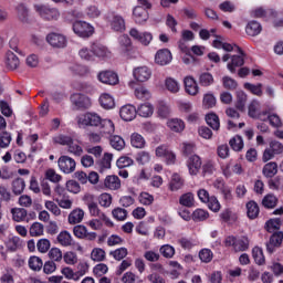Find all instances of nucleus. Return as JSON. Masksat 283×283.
<instances>
[{
    "instance_id": "f257e3e1",
    "label": "nucleus",
    "mask_w": 283,
    "mask_h": 283,
    "mask_svg": "<svg viewBox=\"0 0 283 283\" xmlns=\"http://www.w3.org/2000/svg\"><path fill=\"white\" fill-rule=\"evenodd\" d=\"M54 143L57 145L66 146L69 154H73V156H83V147L74 143V137L72 136L59 135L54 138Z\"/></svg>"
},
{
    "instance_id": "f03ea898",
    "label": "nucleus",
    "mask_w": 283,
    "mask_h": 283,
    "mask_svg": "<svg viewBox=\"0 0 283 283\" xmlns=\"http://www.w3.org/2000/svg\"><path fill=\"white\" fill-rule=\"evenodd\" d=\"M283 154V144L279 140H272L269 144V147L264 149L262 155V161L269 163V160H273L275 156H280Z\"/></svg>"
},
{
    "instance_id": "7ed1b4c3",
    "label": "nucleus",
    "mask_w": 283,
    "mask_h": 283,
    "mask_svg": "<svg viewBox=\"0 0 283 283\" xmlns=\"http://www.w3.org/2000/svg\"><path fill=\"white\" fill-rule=\"evenodd\" d=\"M103 118L97 113L87 112L77 117L80 127H98Z\"/></svg>"
},
{
    "instance_id": "20e7f679",
    "label": "nucleus",
    "mask_w": 283,
    "mask_h": 283,
    "mask_svg": "<svg viewBox=\"0 0 283 283\" xmlns=\"http://www.w3.org/2000/svg\"><path fill=\"white\" fill-rule=\"evenodd\" d=\"M35 12H38L42 19H45V21H56V19L61 17L57 9L50 8L45 4L35 6Z\"/></svg>"
},
{
    "instance_id": "39448f33",
    "label": "nucleus",
    "mask_w": 283,
    "mask_h": 283,
    "mask_svg": "<svg viewBox=\"0 0 283 283\" xmlns=\"http://www.w3.org/2000/svg\"><path fill=\"white\" fill-rule=\"evenodd\" d=\"M73 31L82 39H90L94 34V27L85 21H76L73 24Z\"/></svg>"
},
{
    "instance_id": "423d86ee",
    "label": "nucleus",
    "mask_w": 283,
    "mask_h": 283,
    "mask_svg": "<svg viewBox=\"0 0 283 283\" xmlns=\"http://www.w3.org/2000/svg\"><path fill=\"white\" fill-rule=\"evenodd\" d=\"M282 243H283V232L282 231L272 232L269 241L265 243L268 253L270 254L275 253V250L280 249V247H282Z\"/></svg>"
},
{
    "instance_id": "0eeeda50",
    "label": "nucleus",
    "mask_w": 283,
    "mask_h": 283,
    "mask_svg": "<svg viewBox=\"0 0 283 283\" xmlns=\"http://www.w3.org/2000/svg\"><path fill=\"white\" fill-rule=\"evenodd\" d=\"M57 165L63 174H72L76 169V161L74 158L63 155L59 158Z\"/></svg>"
},
{
    "instance_id": "6e6552de",
    "label": "nucleus",
    "mask_w": 283,
    "mask_h": 283,
    "mask_svg": "<svg viewBox=\"0 0 283 283\" xmlns=\"http://www.w3.org/2000/svg\"><path fill=\"white\" fill-rule=\"evenodd\" d=\"M240 55H232L231 63H228V70L231 74H235V67H242L244 65V56L247 53L242 50V48L234 45Z\"/></svg>"
},
{
    "instance_id": "1a4fd4ad",
    "label": "nucleus",
    "mask_w": 283,
    "mask_h": 283,
    "mask_svg": "<svg viewBox=\"0 0 283 283\" xmlns=\"http://www.w3.org/2000/svg\"><path fill=\"white\" fill-rule=\"evenodd\" d=\"M71 101L77 109H90V107H92V99L81 93L73 94Z\"/></svg>"
},
{
    "instance_id": "9d476101",
    "label": "nucleus",
    "mask_w": 283,
    "mask_h": 283,
    "mask_svg": "<svg viewBox=\"0 0 283 283\" xmlns=\"http://www.w3.org/2000/svg\"><path fill=\"white\" fill-rule=\"evenodd\" d=\"M107 19L111 23L112 30H114L115 32H123V30H125V19H123L116 12H109L107 14Z\"/></svg>"
},
{
    "instance_id": "9b49d317",
    "label": "nucleus",
    "mask_w": 283,
    "mask_h": 283,
    "mask_svg": "<svg viewBox=\"0 0 283 283\" xmlns=\"http://www.w3.org/2000/svg\"><path fill=\"white\" fill-rule=\"evenodd\" d=\"M85 205L88 207V211L91 216H94L95 218H99L103 212H101V209H98V199L94 197V195H86L84 197Z\"/></svg>"
},
{
    "instance_id": "f8f14e48",
    "label": "nucleus",
    "mask_w": 283,
    "mask_h": 283,
    "mask_svg": "<svg viewBox=\"0 0 283 283\" xmlns=\"http://www.w3.org/2000/svg\"><path fill=\"white\" fill-rule=\"evenodd\" d=\"M97 78L105 85H118V74L113 71H102L98 73Z\"/></svg>"
},
{
    "instance_id": "ddd939ff",
    "label": "nucleus",
    "mask_w": 283,
    "mask_h": 283,
    "mask_svg": "<svg viewBox=\"0 0 283 283\" xmlns=\"http://www.w3.org/2000/svg\"><path fill=\"white\" fill-rule=\"evenodd\" d=\"M129 35L135 39V41H138L142 43V45H149L151 41L154 40V35L149 32L140 33L137 29H130Z\"/></svg>"
},
{
    "instance_id": "4468645a",
    "label": "nucleus",
    "mask_w": 283,
    "mask_h": 283,
    "mask_svg": "<svg viewBox=\"0 0 283 283\" xmlns=\"http://www.w3.org/2000/svg\"><path fill=\"white\" fill-rule=\"evenodd\" d=\"M46 41L52 48H65L67 45V39L61 33H50L46 35Z\"/></svg>"
},
{
    "instance_id": "2eb2a0df",
    "label": "nucleus",
    "mask_w": 283,
    "mask_h": 283,
    "mask_svg": "<svg viewBox=\"0 0 283 283\" xmlns=\"http://www.w3.org/2000/svg\"><path fill=\"white\" fill-rule=\"evenodd\" d=\"M172 59L174 57L171 56V51H169V49H161L157 51L155 55V62L157 65H169Z\"/></svg>"
},
{
    "instance_id": "dca6fc26",
    "label": "nucleus",
    "mask_w": 283,
    "mask_h": 283,
    "mask_svg": "<svg viewBox=\"0 0 283 283\" xmlns=\"http://www.w3.org/2000/svg\"><path fill=\"white\" fill-rule=\"evenodd\" d=\"M133 18L135 23H138L139 25L147 22L149 19V11L147 9H144L142 6H137L133 10Z\"/></svg>"
},
{
    "instance_id": "f3484780",
    "label": "nucleus",
    "mask_w": 283,
    "mask_h": 283,
    "mask_svg": "<svg viewBox=\"0 0 283 283\" xmlns=\"http://www.w3.org/2000/svg\"><path fill=\"white\" fill-rule=\"evenodd\" d=\"M133 76L136 81H139V83H145L151 78V70L147 66H138L133 71Z\"/></svg>"
},
{
    "instance_id": "a211bd4d",
    "label": "nucleus",
    "mask_w": 283,
    "mask_h": 283,
    "mask_svg": "<svg viewBox=\"0 0 283 283\" xmlns=\"http://www.w3.org/2000/svg\"><path fill=\"white\" fill-rule=\"evenodd\" d=\"M188 169L191 176H198V171L202 168V160L198 155H192L188 159Z\"/></svg>"
},
{
    "instance_id": "6ab92c4d",
    "label": "nucleus",
    "mask_w": 283,
    "mask_h": 283,
    "mask_svg": "<svg viewBox=\"0 0 283 283\" xmlns=\"http://www.w3.org/2000/svg\"><path fill=\"white\" fill-rule=\"evenodd\" d=\"M136 114H137L136 106L130 104L124 105L119 111V116L122 120H126V122L134 120V118H136Z\"/></svg>"
},
{
    "instance_id": "aec40b11",
    "label": "nucleus",
    "mask_w": 283,
    "mask_h": 283,
    "mask_svg": "<svg viewBox=\"0 0 283 283\" xmlns=\"http://www.w3.org/2000/svg\"><path fill=\"white\" fill-rule=\"evenodd\" d=\"M73 233L76 238L82 240H94L96 238V232H87V228L85 226H75L73 228Z\"/></svg>"
},
{
    "instance_id": "412c9836",
    "label": "nucleus",
    "mask_w": 283,
    "mask_h": 283,
    "mask_svg": "<svg viewBox=\"0 0 283 283\" xmlns=\"http://www.w3.org/2000/svg\"><path fill=\"white\" fill-rule=\"evenodd\" d=\"M92 52L94 59H109V55L112 54V52H109V49L101 43H93Z\"/></svg>"
},
{
    "instance_id": "4be33fe9",
    "label": "nucleus",
    "mask_w": 283,
    "mask_h": 283,
    "mask_svg": "<svg viewBox=\"0 0 283 283\" xmlns=\"http://www.w3.org/2000/svg\"><path fill=\"white\" fill-rule=\"evenodd\" d=\"M184 83L187 94H189L190 96H196V94H198V90H200V87L198 86V82H196V78L187 76L185 77Z\"/></svg>"
},
{
    "instance_id": "5701e85b",
    "label": "nucleus",
    "mask_w": 283,
    "mask_h": 283,
    "mask_svg": "<svg viewBox=\"0 0 283 283\" xmlns=\"http://www.w3.org/2000/svg\"><path fill=\"white\" fill-rule=\"evenodd\" d=\"M104 186L111 191H118L120 189V178L116 175H109L105 178Z\"/></svg>"
},
{
    "instance_id": "b1692460",
    "label": "nucleus",
    "mask_w": 283,
    "mask_h": 283,
    "mask_svg": "<svg viewBox=\"0 0 283 283\" xmlns=\"http://www.w3.org/2000/svg\"><path fill=\"white\" fill-rule=\"evenodd\" d=\"M198 83L201 87H211L216 83V78H213V74L206 71L199 73Z\"/></svg>"
},
{
    "instance_id": "393cba45",
    "label": "nucleus",
    "mask_w": 283,
    "mask_h": 283,
    "mask_svg": "<svg viewBox=\"0 0 283 283\" xmlns=\"http://www.w3.org/2000/svg\"><path fill=\"white\" fill-rule=\"evenodd\" d=\"M98 127H99L101 134H104L107 136H112V134H114L115 132L114 122H112V119H102Z\"/></svg>"
},
{
    "instance_id": "a878e982",
    "label": "nucleus",
    "mask_w": 283,
    "mask_h": 283,
    "mask_svg": "<svg viewBox=\"0 0 283 283\" xmlns=\"http://www.w3.org/2000/svg\"><path fill=\"white\" fill-rule=\"evenodd\" d=\"M245 32L248 36H258V34L262 32V24L255 20H252L247 24Z\"/></svg>"
},
{
    "instance_id": "bb28decb",
    "label": "nucleus",
    "mask_w": 283,
    "mask_h": 283,
    "mask_svg": "<svg viewBox=\"0 0 283 283\" xmlns=\"http://www.w3.org/2000/svg\"><path fill=\"white\" fill-rule=\"evenodd\" d=\"M262 174L265 178H273L277 176V163L270 161L263 166Z\"/></svg>"
},
{
    "instance_id": "cd10ccee",
    "label": "nucleus",
    "mask_w": 283,
    "mask_h": 283,
    "mask_svg": "<svg viewBox=\"0 0 283 283\" xmlns=\"http://www.w3.org/2000/svg\"><path fill=\"white\" fill-rule=\"evenodd\" d=\"M280 227H282V219L275 218L269 219L265 222L264 229L268 233H275V231H280Z\"/></svg>"
},
{
    "instance_id": "c85d7f7f",
    "label": "nucleus",
    "mask_w": 283,
    "mask_h": 283,
    "mask_svg": "<svg viewBox=\"0 0 283 283\" xmlns=\"http://www.w3.org/2000/svg\"><path fill=\"white\" fill-rule=\"evenodd\" d=\"M119 45L122 54L128 55L132 52V39H129V35L119 36Z\"/></svg>"
},
{
    "instance_id": "c756f323",
    "label": "nucleus",
    "mask_w": 283,
    "mask_h": 283,
    "mask_svg": "<svg viewBox=\"0 0 283 283\" xmlns=\"http://www.w3.org/2000/svg\"><path fill=\"white\" fill-rule=\"evenodd\" d=\"M167 126L171 132H176L177 134H180V132H185V122L179 118H172L168 120Z\"/></svg>"
},
{
    "instance_id": "7c9ffc66",
    "label": "nucleus",
    "mask_w": 283,
    "mask_h": 283,
    "mask_svg": "<svg viewBox=\"0 0 283 283\" xmlns=\"http://www.w3.org/2000/svg\"><path fill=\"white\" fill-rule=\"evenodd\" d=\"M21 65V61L19 60V56L14 54L12 51L7 52V67L9 70H17Z\"/></svg>"
},
{
    "instance_id": "2f4dec72",
    "label": "nucleus",
    "mask_w": 283,
    "mask_h": 283,
    "mask_svg": "<svg viewBox=\"0 0 283 283\" xmlns=\"http://www.w3.org/2000/svg\"><path fill=\"white\" fill-rule=\"evenodd\" d=\"M247 101H248L247 93H244V91H238L235 108L239 112H244V109H247Z\"/></svg>"
},
{
    "instance_id": "473e14b6",
    "label": "nucleus",
    "mask_w": 283,
    "mask_h": 283,
    "mask_svg": "<svg viewBox=\"0 0 283 283\" xmlns=\"http://www.w3.org/2000/svg\"><path fill=\"white\" fill-rule=\"evenodd\" d=\"M114 158L113 154L105 153L103 158L97 161L99 171L103 174V169H112V159Z\"/></svg>"
},
{
    "instance_id": "72a5a7b5",
    "label": "nucleus",
    "mask_w": 283,
    "mask_h": 283,
    "mask_svg": "<svg viewBox=\"0 0 283 283\" xmlns=\"http://www.w3.org/2000/svg\"><path fill=\"white\" fill-rule=\"evenodd\" d=\"M247 209H248V218L250 220H255L258 216H260V207L258 206V202L255 201H249L247 203Z\"/></svg>"
},
{
    "instance_id": "f704fd0d",
    "label": "nucleus",
    "mask_w": 283,
    "mask_h": 283,
    "mask_svg": "<svg viewBox=\"0 0 283 283\" xmlns=\"http://www.w3.org/2000/svg\"><path fill=\"white\" fill-rule=\"evenodd\" d=\"M99 104L104 107V109H114V107L116 106L114 97H112V95L107 93L101 95Z\"/></svg>"
},
{
    "instance_id": "c9c22d12",
    "label": "nucleus",
    "mask_w": 283,
    "mask_h": 283,
    "mask_svg": "<svg viewBox=\"0 0 283 283\" xmlns=\"http://www.w3.org/2000/svg\"><path fill=\"white\" fill-rule=\"evenodd\" d=\"M83 218H85V212L82 209H75L69 214V222L78 224V222H83Z\"/></svg>"
},
{
    "instance_id": "e433bc0d",
    "label": "nucleus",
    "mask_w": 283,
    "mask_h": 283,
    "mask_svg": "<svg viewBox=\"0 0 283 283\" xmlns=\"http://www.w3.org/2000/svg\"><path fill=\"white\" fill-rule=\"evenodd\" d=\"M45 231V227L41 222H34L29 229L31 238H41Z\"/></svg>"
},
{
    "instance_id": "4c0bfd02",
    "label": "nucleus",
    "mask_w": 283,
    "mask_h": 283,
    "mask_svg": "<svg viewBox=\"0 0 283 283\" xmlns=\"http://www.w3.org/2000/svg\"><path fill=\"white\" fill-rule=\"evenodd\" d=\"M11 213L14 222H23L28 218V210L24 208H12Z\"/></svg>"
},
{
    "instance_id": "58836bf2",
    "label": "nucleus",
    "mask_w": 283,
    "mask_h": 283,
    "mask_svg": "<svg viewBox=\"0 0 283 283\" xmlns=\"http://www.w3.org/2000/svg\"><path fill=\"white\" fill-rule=\"evenodd\" d=\"M25 190V180L23 178H17L12 181V192L14 196H21Z\"/></svg>"
},
{
    "instance_id": "ea45409f",
    "label": "nucleus",
    "mask_w": 283,
    "mask_h": 283,
    "mask_svg": "<svg viewBox=\"0 0 283 283\" xmlns=\"http://www.w3.org/2000/svg\"><path fill=\"white\" fill-rule=\"evenodd\" d=\"M109 144L113 149H116L117 151H122V149H125V139L118 135L111 136Z\"/></svg>"
},
{
    "instance_id": "a19ab883",
    "label": "nucleus",
    "mask_w": 283,
    "mask_h": 283,
    "mask_svg": "<svg viewBox=\"0 0 283 283\" xmlns=\"http://www.w3.org/2000/svg\"><path fill=\"white\" fill-rule=\"evenodd\" d=\"M262 205L265 209H275V207H277V197L273 193H269L262 199Z\"/></svg>"
},
{
    "instance_id": "79ce46f5",
    "label": "nucleus",
    "mask_w": 283,
    "mask_h": 283,
    "mask_svg": "<svg viewBox=\"0 0 283 283\" xmlns=\"http://www.w3.org/2000/svg\"><path fill=\"white\" fill-rule=\"evenodd\" d=\"M206 122L209 127L218 132L220 129V118L214 113H210L206 116Z\"/></svg>"
},
{
    "instance_id": "37998d69",
    "label": "nucleus",
    "mask_w": 283,
    "mask_h": 283,
    "mask_svg": "<svg viewBox=\"0 0 283 283\" xmlns=\"http://www.w3.org/2000/svg\"><path fill=\"white\" fill-rule=\"evenodd\" d=\"M249 249V238L248 237H241L237 239L234 244V251L235 253H240L242 251H248Z\"/></svg>"
},
{
    "instance_id": "c03bdc74",
    "label": "nucleus",
    "mask_w": 283,
    "mask_h": 283,
    "mask_svg": "<svg viewBox=\"0 0 283 283\" xmlns=\"http://www.w3.org/2000/svg\"><path fill=\"white\" fill-rule=\"evenodd\" d=\"M217 104L216 95L213 93H206L203 95L202 105L205 109H212Z\"/></svg>"
},
{
    "instance_id": "a18cd8bd",
    "label": "nucleus",
    "mask_w": 283,
    "mask_h": 283,
    "mask_svg": "<svg viewBox=\"0 0 283 283\" xmlns=\"http://www.w3.org/2000/svg\"><path fill=\"white\" fill-rule=\"evenodd\" d=\"M184 186L185 180L182 179V177H180V175L178 174H174L170 180V189L172 191H178V189H182Z\"/></svg>"
},
{
    "instance_id": "49530a36",
    "label": "nucleus",
    "mask_w": 283,
    "mask_h": 283,
    "mask_svg": "<svg viewBox=\"0 0 283 283\" xmlns=\"http://www.w3.org/2000/svg\"><path fill=\"white\" fill-rule=\"evenodd\" d=\"M6 247H7L8 251H11V252H14L18 249H21V247H22L21 238L12 237L11 239H9L7 241Z\"/></svg>"
},
{
    "instance_id": "de8ad7c7",
    "label": "nucleus",
    "mask_w": 283,
    "mask_h": 283,
    "mask_svg": "<svg viewBox=\"0 0 283 283\" xmlns=\"http://www.w3.org/2000/svg\"><path fill=\"white\" fill-rule=\"evenodd\" d=\"M137 114H139V116H142L143 118H149V116H151V114H154V106H151V104H142L138 108H137Z\"/></svg>"
},
{
    "instance_id": "09e8293b",
    "label": "nucleus",
    "mask_w": 283,
    "mask_h": 283,
    "mask_svg": "<svg viewBox=\"0 0 283 283\" xmlns=\"http://www.w3.org/2000/svg\"><path fill=\"white\" fill-rule=\"evenodd\" d=\"M12 143V134L2 130L0 133V149H8Z\"/></svg>"
},
{
    "instance_id": "8fccbe9b",
    "label": "nucleus",
    "mask_w": 283,
    "mask_h": 283,
    "mask_svg": "<svg viewBox=\"0 0 283 283\" xmlns=\"http://www.w3.org/2000/svg\"><path fill=\"white\" fill-rule=\"evenodd\" d=\"M252 258L254 259L255 264H259V266H262L264 264V252L262 251V248L255 247L252 249Z\"/></svg>"
},
{
    "instance_id": "3c124183",
    "label": "nucleus",
    "mask_w": 283,
    "mask_h": 283,
    "mask_svg": "<svg viewBox=\"0 0 283 283\" xmlns=\"http://www.w3.org/2000/svg\"><path fill=\"white\" fill-rule=\"evenodd\" d=\"M229 145L233 151H242L244 147V142L241 136H234L230 139Z\"/></svg>"
},
{
    "instance_id": "603ef678",
    "label": "nucleus",
    "mask_w": 283,
    "mask_h": 283,
    "mask_svg": "<svg viewBox=\"0 0 283 283\" xmlns=\"http://www.w3.org/2000/svg\"><path fill=\"white\" fill-rule=\"evenodd\" d=\"M57 242L62 247H72V234H70V232H67V231H62L57 235Z\"/></svg>"
},
{
    "instance_id": "864d4df0",
    "label": "nucleus",
    "mask_w": 283,
    "mask_h": 283,
    "mask_svg": "<svg viewBox=\"0 0 283 283\" xmlns=\"http://www.w3.org/2000/svg\"><path fill=\"white\" fill-rule=\"evenodd\" d=\"M130 144L136 147V149H143V147H145V138L143 137V135L134 133L130 136Z\"/></svg>"
},
{
    "instance_id": "5fc2aeb1",
    "label": "nucleus",
    "mask_w": 283,
    "mask_h": 283,
    "mask_svg": "<svg viewBox=\"0 0 283 283\" xmlns=\"http://www.w3.org/2000/svg\"><path fill=\"white\" fill-rule=\"evenodd\" d=\"M165 85L166 90L171 92V94H178V92H180V84H178V81L171 77L166 78Z\"/></svg>"
},
{
    "instance_id": "6e6d98bb",
    "label": "nucleus",
    "mask_w": 283,
    "mask_h": 283,
    "mask_svg": "<svg viewBox=\"0 0 283 283\" xmlns=\"http://www.w3.org/2000/svg\"><path fill=\"white\" fill-rule=\"evenodd\" d=\"M112 216L115 220L124 222V220H127V210L125 208L117 207L112 210Z\"/></svg>"
},
{
    "instance_id": "4d7b16f0",
    "label": "nucleus",
    "mask_w": 283,
    "mask_h": 283,
    "mask_svg": "<svg viewBox=\"0 0 283 283\" xmlns=\"http://www.w3.org/2000/svg\"><path fill=\"white\" fill-rule=\"evenodd\" d=\"M29 269L31 271H41L43 269V260L39 256H31L29 259Z\"/></svg>"
},
{
    "instance_id": "13d9d810",
    "label": "nucleus",
    "mask_w": 283,
    "mask_h": 283,
    "mask_svg": "<svg viewBox=\"0 0 283 283\" xmlns=\"http://www.w3.org/2000/svg\"><path fill=\"white\" fill-rule=\"evenodd\" d=\"M193 193L191 192H187L179 198V205H182V207L191 208L193 207Z\"/></svg>"
},
{
    "instance_id": "bf43d9fd",
    "label": "nucleus",
    "mask_w": 283,
    "mask_h": 283,
    "mask_svg": "<svg viewBox=\"0 0 283 283\" xmlns=\"http://www.w3.org/2000/svg\"><path fill=\"white\" fill-rule=\"evenodd\" d=\"M209 218V212L202 210V209H197L192 212V220L195 222H205Z\"/></svg>"
},
{
    "instance_id": "052dcab7",
    "label": "nucleus",
    "mask_w": 283,
    "mask_h": 283,
    "mask_svg": "<svg viewBox=\"0 0 283 283\" xmlns=\"http://www.w3.org/2000/svg\"><path fill=\"white\" fill-rule=\"evenodd\" d=\"M248 114L250 118H255L260 114V103L256 99H253L249 107H248Z\"/></svg>"
},
{
    "instance_id": "680f3d73",
    "label": "nucleus",
    "mask_w": 283,
    "mask_h": 283,
    "mask_svg": "<svg viewBox=\"0 0 283 283\" xmlns=\"http://www.w3.org/2000/svg\"><path fill=\"white\" fill-rule=\"evenodd\" d=\"M80 57L83 59L84 61H94V51H92V44L88 48H82L78 51Z\"/></svg>"
},
{
    "instance_id": "e2e57ef3",
    "label": "nucleus",
    "mask_w": 283,
    "mask_h": 283,
    "mask_svg": "<svg viewBox=\"0 0 283 283\" xmlns=\"http://www.w3.org/2000/svg\"><path fill=\"white\" fill-rule=\"evenodd\" d=\"M223 87L226 90H229L230 92H233L234 90H238V82L230 76H223L222 77Z\"/></svg>"
},
{
    "instance_id": "0e129e2a",
    "label": "nucleus",
    "mask_w": 283,
    "mask_h": 283,
    "mask_svg": "<svg viewBox=\"0 0 283 283\" xmlns=\"http://www.w3.org/2000/svg\"><path fill=\"white\" fill-rule=\"evenodd\" d=\"M199 260L206 264H209V262L213 260V252L209 249H202L199 251Z\"/></svg>"
},
{
    "instance_id": "69168bd1",
    "label": "nucleus",
    "mask_w": 283,
    "mask_h": 283,
    "mask_svg": "<svg viewBox=\"0 0 283 283\" xmlns=\"http://www.w3.org/2000/svg\"><path fill=\"white\" fill-rule=\"evenodd\" d=\"M17 10H18V17L20 21H22V23H28V17H29L28 7L21 3L17 7Z\"/></svg>"
},
{
    "instance_id": "338daca9",
    "label": "nucleus",
    "mask_w": 283,
    "mask_h": 283,
    "mask_svg": "<svg viewBox=\"0 0 283 283\" xmlns=\"http://www.w3.org/2000/svg\"><path fill=\"white\" fill-rule=\"evenodd\" d=\"M91 259L94 262H103V260H105V250H103L101 248L93 249V251L91 253Z\"/></svg>"
},
{
    "instance_id": "774afa93",
    "label": "nucleus",
    "mask_w": 283,
    "mask_h": 283,
    "mask_svg": "<svg viewBox=\"0 0 283 283\" xmlns=\"http://www.w3.org/2000/svg\"><path fill=\"white\" fill-rule=\"evenodd\" d=\"M244 88L249 90V92H251L252 94H254V96H262V84H251V83H245L244 84Z\"/></svg>"
}]
</instances>
